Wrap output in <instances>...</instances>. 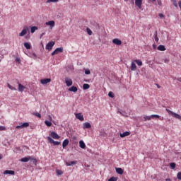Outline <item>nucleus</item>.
<instances>
[{"label":"nucleus","mask_w":181,"mask_h":181,"mask_svg":"<svg viewBox=\"0 0 181 181\" xmlns=\"http://www.w3.org/2000/svg\"><path fill=\"white\" fill-rule=\"evenodd\" d=\"M165 111H167V112L170 115L174 117V118H176V119H179L180 121H181V116L180 115L177 114V113H175L173 112H172L169 109H166Z\"/></svg>","instance_id":"f257e3e1"},{"label":"nucleus","mask_w":181,"mask_h":181,"mask_svg":"<svg viewBox=\"0 0 181 181\" xmlns=\"http://www.w3.org/2000/svg\"><path fill=\"white\" fill-rule=\"evenodd\" d=\"M28 31H29V27H28L27 25H25L22 31L19 33V36L20 37L25 36V35H26V33H28Z\"/></svg>","instance_id":"f03ea898"},{"label":"nucleus","mask_w":181,"mask_h":181,"mask_svg":"<svg viewBox=\"0 0 181 181\" xmlns=\"http://www.w3.org/2000/svg\"><path fill=\"white\" fill-rule=\"evenodd\" d=\"M47 140H48V142H49V144H53L54 146L60 145V141H54V140H53V139H52V137L50 136L47 137Z\"/></svg>","instance_id":"7ed1b4c3"},{"label":"nucleus","mask_w":181,"mask_h":181,"mask_svg":"<svg viewBox=\"0 0 181 181\" xmlns=\"http://www.w3.org/2000/svg\"><path fill=\"white\" fill-rule=\"evenodd\" d=\"M53 46H54V42H53V41L49 42L47 44L45 49L47 50H52V49H53Z\"/></svg>","instance_id":"20e7f679"},{"label":"nucleus","mask_w":181,"mask_h":181,"mask_svg":"<svg viewBox=\"0 0 181 181\" xmlns=\"http://www.w3.org/2000/svg\"><path fill=\"white\" fill-rule=\"evenodd\" d=\"M63 47H61L59 48H57L52 53V56H54V54H59V53H63Z\"/></svg>","instance_id":"39448f33"},{"label":"nucleus","mask_w":181,"mask_h":181,"mask_svg":"<svg viewBox=\"0 0 181 181\" xmlns=\"http://www.w3.org/2000/svg\"><path fill=\"white\" fill-rule=\"evenodd\" d=\"M45 25L47 26H49L50 29H53L54 28V25H56V23L54 21H50L45 23Z\"/></svg>","instance_id":"423d86ee"},{"label":"nucleus","mask_w":181,"mask_h":181,"mask_svg":"<svg viewBox=\"0 0 181 181\" xmlns=\"http://www.w3.org/2000/svg\"><path fill=\"white\" fill-rule=\"evenodd\" d=\"M112 43L117 46H121L122 45V41L118 38H115L112 40Z\"/></svg>","instance_id":"0eeeda50"},{"label":"nucleus","mask_w":181,"mask_h":181,"mask_svg":"<svg viewBox=\"0 0 181 181\" xmlns=\"http://www.w3.org/2000/svg\"><path fill=\"white\" fill-rule=\"evenodd\" d=\"M65 83L67 87H71V86H73V80H71L70 78H66Z\"/></svg>","instance_id":"6e6552de"},{"label":"nucleus","mask_w":181,"mask_h":181,"mask_svg":"<svg viewBox=\"0 0 181 181\" xmlns=\"http://www.w3.org/2000/svg\"><path fill=\"white\" fill-rule=\"evenodd\" d=\"M28 127H29V123L28 122H25V123H23L21 125L16 126V129H21L22 128H28Z\"/></svg>","instance_id":"1a4fd4ad"},{"label":"nucleus","mask_w":181,"mask_h":181,"mask_svg":"<svg viewBox=\"0 0 181 181\" xmlns=\"http://www.w3.org/2000/svg\"><path fill=\"white\" fill-rule=\"evenodd\" d=\"M135 5L139 9H142V0H135Z\"/></svg>","instance_id":"9d476101"},{"label":"nucleus","mask_w":181,"mask_h":181,"mask_svg":"<svg viewBox=\"0 0 181 181\" xmlns=\"http://www.w3.org/2000/svg\"><path fill=\"white\" fill-rule=\"evenodd\" d=\"M50 136H52L53 139H60V136H59V134L54 132H51Z\"/></svg>","instance_id":"9b49d317"},{"label":"nucleus","mask_w":181,"mask_h":181,"mask_svg":"<svg viewBox=\"0 0 181 181\" xmlns=\"http://www.w3.org/2000/svg\"><path fill=\"white\" fill-rule=\"evenodd\" d=\"M75 117L77 119H79V121H84V116H83L81 113H76Z\"/></svg>","instance_id":"f8f14e48"},{"label":"nucleus","mask_w":181,"mask_h":181,"mask_svg":"<svg viewBox=\"0 0 181 181\" xmlns=\"http://www.w3.org/2000/svg\"><path fill=\"white\" fill-rule=\"evenodd\" d=\"M50 81H52L51 78H44L40 80L41 84H43V85L48 84V83H50Z\"/></svg>","instance_id":"ddd939ff"},{"label":"nucleus","mask_w":181,"mask_h":181,"mask_svg":"<svg viewBox=\"0 0 181 181\" xmlns=\"http://www.w3.org/2000/svg\"><path fill=\"white\" fill-rule=\"evenodd\" d=\"M91 128V124L89 122H85L83 124V129H88Z\"/></svg>","instance_id":"4468645a"},{"label":"nucleus","mask_w":181,"mask_h":181,"mask_svg":"<svg viewBox=\"0 0 181 181\" xmlns=\"http://www.w3.org/2000/svg\"><path fill=\"white\" fill-rule=\"evenodd\" d=\"M69 91H71V93H77L78 91V89L76 86H71V88H69Z\"/></svg>","instance_id":"2eb2a0df"},{"label":"nucleus","mask_w":181,"mask_h":181,"mask_svg":"<svg viewBox=\"0 0 181 181\" xmlns=\"http://www.w3.org/2000/svg\"><path fill=\"white\" fill-rule=\"evenodd\" d=\"M120 138H125V136H129V135H131V133L129 132H124V133H120Z\"/></svg>","instance_id":"dca6fc26"},{"label":"nucleus","mask_w":181,"mask_h":181,"mask_svg":"<svg viewBox=\"0 0 181 181\" xmlns=\"http://www.w3.org/2000/svg\"><path fill=\"white\" fill-rule=\"evenodd\" d=\"M131 70L132 71H135L136 70V64H135V62L134 61H133L132 62V64H131Z\"/></svg>","instance_id":"f3484780"},{"label":"nucleus","mask_w":181,"mask_h":181,"mask_svg":"<svg viewBox=\"0 0 181 181\" xmlns=\"http://www.w3.org/2000/svg\"><path fill=\"white\" fill-rule=\"evenodd\" d=\"M32 159V156H28V157H24L21 158V162H29Z\"/></svg>","instance_id":"a211bd4d"},{"label":"nucleus","mask_w":181,"mask_h":181,"mask_svg":"<svg viewBox=\"0 0 181 181\" xmlns=\"http://www.w3.org/2000/svg\"><path fill=\"white\" fill-rule=\"evenodd\" d=\"M4 175H15V171L6 170L4 171Z\"/></svg>","instance_id":"6ab92c4d"},{"label":"nucleus","mask_w":181,"mask_h":181,"mask_svg":"<svg viewBox=\"0 0 181 181\" xmlns=\"http://www.w3.org/2000/svg\"><path fill=\"white\" fill-rule=\"evenodd\" d=\"M79 146L80 148H81L82 149H86V144L84 143V141L83 140H81L79 141Z\"/></svg>","instance_id":"aec40b11"},{"label":"nucleus","mask_w":181,"mask_h":181,"mask_svg":"<svg viewBox=\"0 0 181 181\" xmlns=\"http://www.w3.org/2000/svg\"><path fill=\"white\" fill-rule=\"evenodd\" d=\"M69 144V139H65L64 140L63 143H62V148H66V146H67Z\"/></svg>","instance_id":"412c9836"},{"label":"nucleus","mask_w":181,"mask_h":181,"mask_svg":"<svg viewBox=\"0 0 181 181\" xmlns=\"http://www.w3.org/2000/svg\"><path fill=\"white\" fill-rule=\"evenodd\" d=\"M116 172L118 173V175H122L124 173V170L121 168H116Z\"/></svg>","instance_id":"4be33fe9"},{"label":"nucleus","mask_w":181,"mask_h":181,"mask_svg":"<svg viewBox=\"0 0 181 181\" xmlns=\"http://www.w3.org/2000/svg\"><path fill=\"white\" fill-rule=\"evenodd\" d=\"M158 50H160V52H165V50H166V48H165V45H159L158 47Z\"/></svg>","instance_id":"5701e85b"},{"label":"nucleus","mask_w":181,"mask_h":181,"mask_svg":"<svg viewBox=\"0 0 181 181\" xmlns=\"http://www.w3.org/2000/svg\"><path fill=\"white\" fill-rule=\"evenodd\" d=\"M25 86L22 85L21 83H18V91H23L25 90Z\"/></svg>","instance_id":"b1692460"},{"label":"nucleus","mask_w":181,"mask_h":181,"mask_svg":"<svg viewBox=\"0 0 181 181\" xmlns=\"http://www.w3.org/2000/svg\"><path fill=\"white\" fill-rule=\"evenodd\" d=\"M77 164V161H71L69 163L66 162V166H73V165H76Z\"/></svg>","instance_id":"393cba45"},{"label":"nucleus","mask_w":181,"mask_h":181,"mask_svg":"<svg viewBox=\"0 0 181 181\" xmlns=\"http://www.w3.org/2000/svg\"><path fill=\"white\" fill-rule=\"evenodd\" d=\"M37 26H33L30 28V33H35V32H36V30H37Z\"/></svg>","instance_id":"a878e982"},{"label":"nucleus","mask_w":181,"mask_h":181,"mask_svg":"<svg viewBox=\"0 0 181 181\" xmlns=\"http://www.w3.org/2000/svg\"><path fill=\"white\" fill-rule=\"evenodd\" d=\"M56 173L57 176H62V175H63V171L62 170L57 169Z\"/></svg>","instance_id":"bb28decb"},{"label":"nucleus","mask_w":181,"mask_h":181,"mask_svg":"<svg viewBox=\"0 0 181 181\" xmlns=\"http://www.w3.org/2000/svg\"><path fill=\"white\" fill-rule=\"evenodd\" d=\"M7 86L8 87V88L10 90H11L12 91H16V88L12 86H11V84L8 83Z\"/></svg>","instance_id":"cd10ccee"},{"label":"nucleus","mask_w":181,"mask_h":181,"mask_svg":"<svg viewBox=\"0 0 181 181\" xmlns=\"http://www.w3.org/2000/svg\"><path fill=\"white\" fill-rule=\"evenodd\" d=\"M90 88V86L88 83H84L83 85V90H88Z\"/></svg>","instance_id":"c85d7f7f"},{"label":"nucleus","mask_w":181,"mask_h":181,"mask_svg":"<svg viewBox=\"0 0 181 181\" xmlns=\"http://www.w3.org/2000/svg\"><path fill=\"white\" fill-rule=\"evenodd\" d=\"M24 47H25V49H30L31 46H30V44H29L28 42H25L24 43Z\"/></svg>","instance_id":"c756f323"},{"label":"nucleus","mask_w":181,"mask_h":181,"mask_svg":"<svg viewBox=\"0 0 181 181\" xmlns=\"http://www.w3.org/2000/svg\"><path fill=\"white\" fill-rule=\"evenodd\" d=\"M154 39L156 40V42H159V38L158 37V32L156 31L155 34H154Z\"/></svg>","instance_id":"7c9ffc66"},{"label":"nucleus","mask_w":181,"mask_h":181,"mask_svg":"<svg viewBox=\"0 0 181 181\" xmlns=\"http://www.w3.org/2000/svg\"><path fill=\"white\" fill-rule=\"evenodd\" d=\"M134 62L136 63L137 66H142V61L135 59Z\"/></svg>","instance_id":"2f4dec72"},{"label":"nucleus","mask_w":181,"mask_h":181,"mask_svg":"<svg viewBox=\"0 0 181 181\" xmlns=\"http://www.w3.org/2000/svg\"><path fill=\"white\" fill-rule=\"evenodd\" d=\"M86 31H87L88 35H89L90 36H91V35H93V31L89 28H86Z\"/></svg>","instance_id":"473e14b6"},{"label":"nucleus","mask_w":181,"mask_h":181,"mask_svg":"<svg viewBox=\"0 0 181 181\" xmlns=\"http://www.w3.org/2000/svg\"><path fill=\"white\" fill-rule=\"evenodd\" d=\"M45 125H47V127H52V122L45 120Z\"/></svg>","instance_id":"72a5a7b5"},{"label":"nucleus","mask_w":181,"mask_h":181,"mask_svg":"<svg viewBox=\"0 0 181 181\" xmlns=\"http://www.w3.org/2000/svg\"><path fill=\"white\" fill-rule=\"evenodd\" d=\"M59 2V0H47V4Z\"/></svg>","instance_id":"f704fd0d"},{"label":"nucleus","mask_w":181,"mask_h":181,"mask_svg":"<svg viewBox=\"0 0 181 181\" xmlns=\"http://www.w3.org/2000/svg\"><path fill=\"white\" fill-rule=\"evenodd\" d=\"M144 121H151V116H144Z\"/></svg>","instance_id":"c9c22d12"},{"label":"nucleus","mask_w":181,"mask_h":181,"mask_svg":"<svg viewBox=\"0 0 181 181\" xmlns=\"http://www.w3.org/2000/svg\"><path fill=\"white\" fill-rule=\"evenodd\" d=\"M33 115H35V117H37L38 118H42V115L39 112H34Z\"/></svg>","instance_id":"e433bc0d"},{"label":"nucleus","mask_w":181,"mask_h":181,"mask_svg":"<svg viewBox=\"0 0 181 181\" xmlns=\"http://www.w3.org/2000/svg\"><path fill=\"white\" fill-rule=\"evenodd\" d=\"M170 165L172 169H175V168H176V163H171Z\"/></svg>","instance_id":"4c0bfd02"},{"label":"nucleus","mask_w":181,"mask_h":181,"mask_svg":"<svg viewBox=\"0 0 181 181\" xmlns=\"http://www.w3.org/2000/svg\"><path fill=\"white\" fill-rule=\"evenodd\" d=\"M108 95L110 97V98H114V93L112 91L109 92Z\"/></svg>","instance_id":"58836bf2"},{"label":"nucleus","mask_w":181,"mask_h":181,"mask_svg":"<svg viewBox=\"0 0 181 181\" xmlns=\"http://www.w3.org/2000/svg\"><path fill=\"white\" fill-rule=\"evenodd\" d=\"M30 160H33V163H34V165H36L37 163V160L36 158H32Z\"/></svg>","instance_id":"ea45409f"},{"label":"nucleus","mask_w":181,"mask_h":181,"mask_svg":"<svg viewBox=\"0 0 181 181\" xmlns=\"http://www.w3.org/2000/svg\"><path fill=\"white\" fill-rule=\"evenodd\" d=\"M173 4L174 6L177 8V1H176V0H173Z\"/></svg>","instance_id":"a19ab883"},{"label":"nucleus","mask_w":181,"mask_h":181,"mask_svg":"<svg viewBox=\"0 0 181 181\" xmlns=\"http://www.w3.org/2000/svg\"><path fill=\"white\" fill-rule=\"evenodd\" d=\"M177 177L179 180H181V172H179L177 175Z\"/></svg>","instance_id":"79ce46f5"},{"label":"nucleus","mask_w":181,"mask_h":181,"mask_svg":"<svg viewBox=\"0 0 181 181\" xmlns=\"http://www.w3.org/2000/svg\"><path fill=\"white\" fill-rule=\"evenodd\" d=\"M108 181H117V178L115 177H110Z\"/></svg>","instance_id":"37998d69"},{"label":"nucleus","mask_w":181,"mask_h":181,"mask_svg":"<svg viewBox=\"0 0 181 181\" xmlns=\"http://www.w3.org/2000/svg\"><path fill=\"white\" fill-rule=\"evenodd\" d=\"M151 118H160V116L158 115H151Z\"/></svg>","instance_id":"c03bdc74"},{"label":"nucleus","mask_w":181,"mask_h":181,"mask_svg":"<svg viewBox=\"0 0 181 181\" xmlns=\"http://www.w3.org/2000/svg\"><path fill=\"white\" fill-rule=\"evenodd\" d=\"M0 131H6V128L4 126H0Z\"/></svg>","instance_id":"a18cd8bd"},{"label":"nucleus","mask_w":181,"mask_h":181,"mask_svg":"<svg viewBox=\"0 0 181 181\" xmlns=\"http://www.w3.org/2000/svg\"><path fill=\"white\" fill-rule=\"evenodd\" d=\"M90 69H86L85 70V74H87V75H88V74H90Z\"/></svg>","instance_id":"49530a36"},{"label":"nucleus","mask_w":181,"mask_h":181,"mask_svg":"<svg viewBox=\"0 0 181 181\" xmlns=\"http://www.w3.org/2000/svg\"><path fill=\"white\" fill-rule=\"evenodd\" d=\"M16 62L17 63H21V58L16 57Z\"/></svg>","instance_id":"de8ad7c7"},{"label":"nucleus","mask_w":181,"mask_h":181,"mask_svg":"<svg viewBox=\"0 0 181 181\" xmlns=\"http://www.w3.org/2000/svg\"><path fill=\"white\" fill-rule=\"evenodd\" d=\"M158 4L160 5V6H162V1L160 0L158 1Z\"/></svg>","instance_id":"09e8293b"},{"label":"nucleus","mask_w":181,"mask_h":181,"mask_svg":"<svg viewBox=\"0 0 181 181\" xmlns=\"http://www.w3.org/2000/svg\"><path fill=\"white\" fill-rule=\"evenodd\" d=\"M160 18H165V16L163 13L159 14Z\"/></svg>","instance_id":"8fccbe9b"},{"label":"nucleus","mask_w":181,"mask_h":181,"mask_svg":"<svg viewBox=\"0 0 181 181\" xmlns=\"http://www.w3.org/2000/svg\"><path fill=\"white\" fill-rule=\"evenodd\" d=\"M178 5H179V6H180V9H181V1H180L178 2Z\"/></svg>","instance_id":"3c124183"},{"label":"nucleus","mask_w":181,"mask_h":181,"mask_svg":"<svg viewBox=\"0 0 181 181\" xmlns=\"http://www.w3.org/2000/svg\"><path fill=\"white\" fill-rule=\"evenodd\" d=\"M165 181H172V180H170V178H167L165 179Z\"/></svg>","instance_id":"603ef678"},{"label":"nucleus","mask_w":181,"mask_h":181,"mask_svg":"<svg viewBox=\"0 0 181 181\" xmlns=\"http://www.w3.org/2000/svg\"><path fill=\"white\" fill-rule=\"evenodd\" d=\"M149 1H151V2H155V1L156 0H149Z\"/></svg>","instance_id":"864d4df0"},{"label":"nucleus","mask_w":181,"mask_h":181,"mask_svg":"<svg viewBox=\"0 0 181 181\" xmlns=\"http://www.w3.org/2000/svg\"><path fill=\"white\" fill-rule=\"evenodd\" d=\"M157 87H158V88H160V86H159V85H157Z\"/></svg>","instance_id":"5fc2aeb1"},{"label":"nucleus","mask_w":181,"mask_h":181,"mask_svg":"<svg viewBox=\"0 0 181 181\" xmlns=\"http://www.w3.org/2000/svg\"><path fill=\"white\" fill-rule=\"evenodd\" d=\"M0 159H2V155L0 154Z\"/></svg>","instance_id":"6e6d98bb"},{"label":"nucleus","mask_w":181,"mask_h":181,"mask_svg":"<svg viewBox=\"0 0 181 181\" xmlns=\"http://www.w3.org/2000/svg\"><path fill=\"white\" fill-rule=\"evenodd\" d=\"M49 119H50V121H51V119H52V117H50V116H49Z\"/></svg>","instance_id":"4d7b16f0"},{"label":"nucleus","mask_w":181,"mask_h":181,"mask_svg":"<svg viewBox=\"0 0 181 181\" xmlns=\"http://www.w3.org/2000/svg\"><path fill=\"white\" fill-rule=\"evenodd\" d=\"M124 2H128V0H124Z\"/></svg>","instance_id":"13d9d810"}]
</instances>
